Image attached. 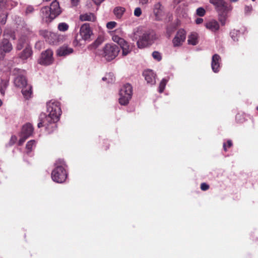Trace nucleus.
Wrapping results in <instances>:
<instances>
[{"instance_id": "obj_15", "label": "nucleus", "mask_w": 258, "mask_h": 258, "mask_svg": "<svg viewBox=\"0 0 258 258\" xmlns=\"http://www.w3.org/2000/svg\"><path fill=\"white\" fill-rule=\"evenodd\" d=\"M145 80L150 85H154L156 83V75L152 70H147L143 72Z\"/></svg>"}, {"instance_id": "obj_51", "label": "nucleus", "mask_w": 258, "mask_h": 258, "mask_svg": "<svg viewBox=\"0 0 258 258\" xmlns=\"http://www.w3.org/2000/svg\"><path fill=\"white\" fill-rule=\"evenodd\" d=\"M42 1H43V2H47L50 1L51 0H42Z\"/></svg>"}, {"instance_id": "obj_1", "label": "nucleus", "mask_w": 258, "mask_h": 258, "mask_svg": "<svg viewBox=\"0 0 258 258\" xmlns=\"http://www.w3.org/2000/svg\"><path fill=\"white\" fill-rule=\"evenodd\" d=\"M133 37V39L137 41V44L139 48H144L152 45L158 38L154 31H144L141 28L135 30Z\"/></svg>"}, {"instance_id": "obj_9", "label": "nucleus", "mask_w": 258, "mask_h": 258, "mask_svg": "<svg viewBox=\"0 0 258 258\" xmlns=\"http://www.w3.org/2000/svg\"><path fill=\"white\" fill-rule=\"evenodd\" d=\"M119 51L118 46L107 44L103 49V56L107 61H110L116 57Z\"/></svg>"}, {"instance_id": "obj_2", "label": "nucleus", "mask_w": 258, "mask_h": 258, "mask_svg": "<svg viewBox=\"0 0 258 258\" xmlns=\"http://www.w3.org/2000/svg\"><path fill=\"white\" fill-rule=\"evenodd\" d=\"M23 31V34L19 39L17 49L21 50L23 47H25L24 50L20 55V58L22 60H25L29 58L32 54L31 49L28 45V40L32 33L29 29H25Z\"/></svg>"}, {"instance_id": "obj_13", "label": "nucleus", "mask_w": 258, "mask_h": 258, "mask_svg": "<svg viewBox=\"0 0 258 258\" xmlns=\"http://www.w3.org/2000/svg\"><path fill=\"white\" fill-rule=\"evenodd\" d=\"M80 34L82 39L86 41L89 40L92 35V31L88 24L82 25L80 28Z\"/></svg>"}, {"instance_id": "obj_3", "label": "nucleus", "mask_w": 258, "mask_h": 258, "mask_svg": "<svg viewBox=\"0 0 258 258\" xmlns=\"http://www.w3.org/2000/svg\"><path fill=\"white\" fill-rule=\"evenodd\" d=\"M210 4L214 6L216 10L218 13L219 20L222 25L226 23L228 18V13L231 12L233 7L228 4L225 0H209Z\"/></svg>"}, {"instance_id": "obj_50", "label": "nucleus", "mask_w": 258, "mask_h": 258, "mask_svg": "<svg viewBox=\"0 0 258 258\" xmlns=\"http://www.w3.org/2000/svg\"><path fill=\"white\" fill-rule=\"evenodd\" d=\"M181 0H175V3H179Z\"/></svg>"}, {"instance_id": "obj_40", "label": "nucleus", "mask_w": 258, "mask_h": 258, "mask_svg": "<svg viewBox=\"0 0 258 258\" xmlns=\"http://www.w3.org/2000/svg\"><path fill=\"white\" fill-rule=\"evenodd\" d=\"M238 32L236 30H233L230 33V34H231V36L232 37V38L233 39V40L234 41H237L238 40V39L234 36V35H237Z\"/></svg>"}, {"instance_id": "obj_28", "label": "nucleus", "mask_w": 258, "mask_h": 258, "mask_svg": "<svg viewBox=\"0 0 258 258\" xmlns=\"http://www.w3.org/2000/svg\"><path fill=\"white\" fill-rule=\"evenodd\" d=\"M168 81V80L165 78H164L161 80L159 86V92L160 93L163 92Z\"/></svg>"}, {"instance_id": "obj_48", "label": "nucleus", "mask_w": 258, "mask_h": 258, "mask_svg": "<svg viewBox=\"0 0 258 258\" xmlns=\"http://www.w3.org/2000/svg\"><path fill=\"white\" fill-rule=\"evenodd\" d=\"M230 1L232 3H236L238 1V0H230Z\"/></svg>"}, {"instance_id": "obj_43", "label": "nucleus", "mask_w": 258, "mask_h": 258, "mask_svg": "<svg viewBox=\"0 0 258 258\" xmlns=\"http://www.w3.org/2000/svg\"><path fill=\"white\" fill-rule=\"evenodd\" d=\"M33 10L34 9L32 6H28L26 9V12L27 13H32L33 11Z\"/></svg>"}, {"instance_id": "obj_30", "label": "nucleus", "mask_w": 258, "mask_h": 258, "mask_svg": "<svg viewBox=\"0 0 258 258\" xmlns=\"http://www.w3.org/2000/svg\"><path fill=\"white\" fill-rule=\"evenodd\" d=\"M206 14L205 10L202 7H200L198 8L196 10V14L197 15L200 17H203Z\"/></svg>"}, {"instance_id": "obj_35", "label": "nucleus", "mask_w": 258, "mask_h": 258, "mask_svg": "<svg viewBox=\"0 0 258 258\" xmlns=\"http://www.w3.org/2000/svg\"><path fill=\"white\" fill-rule=\"evenodd\" d=\"M7 19V15L6 14H2L0 15V21L3 25L6 23Z\"/></svg>"}, {"instance_id": "obj_38", "label": "nucleus", "mask_w": 258, "mask_h": 258, "mask_svg": "<svg viewBox=\"0 0 258 258\" xmlns=\"http://www.w3.org/2000/svg\"><path fill=\"white\" fill-rule=\"evenodd\" d=\"M138 1L139 5L142 6H146L150 2V0H138Z\"/></svg>"}, {"instance_id": "obj_54", "label": "nucleus", "mask_w": 258, "mask_h": 258, "mask_svg": "<svg viewBox=\"0 0 258 258\" xmlns=\"http://www.w3.org/2000/svg\"><path fill=\"white\" fill-rule=\"evenodd\" d=\"M257 109L258 110V106L257 107Z\"/></svg>"}, {"instance_id": "obj_5", "label": "nucleus", "mask_w": 258, "mask_h": 258, "mask_svg": "<svg viewBox=\"0 0 258 258\" xmlns=\"http://www.w3.org/2000/svg\"><path fill=\"white\" fill-rule=\"evenodd\" d=\"M65 164L62 160H58L55 163V168L51 173L52 179L57 183H62L67 177L65 170Z\"/></svg>"}, {"instance_id": "obj_14", "label": "nucleus", "mask_w": 258, "mask_h": 258, "mask_svg": "<svg viewBox=\"0 0 258 258\" xmlns=\"http://www.w3.org/2000/svg\"><path fill=\"white\" fill-rule=\"evenodd\" d=\"M40 34L49 43H54L57 41L58 35L55 33L44 30H41Z\"/></svg>"}, {"instance_id": "obj_25", "label": "nucleus", "mask_w": 258, "mask_h": 258, "mask_svg": "<svg viewBox=\"0 0 258 258\" xmlns=\"http://www.w3.org/2000/svg\"><path fill=\"white\" fill-rule=\"evenodd\" d=\"M188 43L192 45H196L198 43V35L196 33H191L188 37Z\"/></svg>"}, {"instance_id": "obj_23", "label": "nucleus", "mask_w": 258, "mask_h": 258, "mask_svg": "<svg viewBox=\"0 0 258 258\" xmlns=\"http://www.w3.org/2000/svg\"><path fill=\"white\" fill-rule=\"evenodd\" d=\"M206 27L213 32L217 31L219 29V25L215 20H212L207 23L206 24Z\"/></svg>"}, {"instance_id": "obj_22", "label": "nucleus", "mask_w": 258, "mask_h": 258, "mask_svg": "<svg viewBox=\"0 0 258 258\" xmlns=\"http://www.w3.org/2000/svg\"><path fill=\"white\" fill-rule=\"evenodd\" d=\"M9 80L7 78H0V93L2 95H4L5 90L8 86Z\"/></svg>"}, {"instance_id": "obj_29", "label": "nucleus", "mask_w": 258, "mask_h": 258, "mask_svg": "<svg viewBox=\"0 0 258 258\" xmlns=\"http://www.w3.org/2000/svg\"><path fill=\"white\" fill-rule=\"evenodd\" d=\"M69 25L68 24L62 22L58 24L57 28L60 31L65 32L69 29Z\"/></svg>"}, {"instance_id": "obj_17", "label": "nucleus", "mask_w": 258, "mask_h": 258, "mask_svg": "<svg viewBox=\"0 0 258 258\" xmlns=\"http://www.w3.org/2000/svg\"><path fill=\"white\" fill-rule=\"evenodd\" d=\"M221 57L217 54H215L212 56L211 67L214 73L219 72L221 64Z\"/></svg>"}, {"instance_id": "obj_37", "label": "nucleus", "mask_w": 258, "mask_h": 258, "mask_svg": "<svg viewBox=\"0 0 258 258\" xmlns=\"http://www.w3.org/2000/svg\"><path fill=\"white\" fill-rule=\"evenodd\" d=\"M142 14V10L140 8H136L134 10V15L136 17H140Z\"/></svg>"}, {"instance_id": "obj_6", "label": "nucleus", "mask_w": 258, "mask_h": 258, "mask_svg": "<svg viewBox=\"0 0 258 258\" xmlns=\"http://www.w3.org/2000/svg\"><path fill=\"white\" fill-rule=\"evenodd\" d=\"M120 29H117L114 31L109 32L112 36V40L118 43L122 49V55L125 56L130 53L132 50V47L123 38L119 36L122 34Z\"/></svg>"}, {"instance_id": "obj_16", "label": "nucleus", "mask_w": 258, "mask_h": 258, "mask_svg": "<svg viewBox=\"0 0 258 258\" xmlns=\"http://www.w3.org/2000/svg\"><path fill=\"white\" fill-rule=\"evenodd\" d=\"M41 17L43 21L45 22H50L55 19L52 17L51 12L48 7H44L41 10Z\"/></svg>"}, {"instance_id": "obj_33", "label": "nucleus", "mask_w": 258, "mask_h": 258, "mask_svg": "<svg viewBox=\"0 0 258 258\" xmlns=\"http://www.w3.org/2000/svg\"><path fill=\"white\" fill-rule=\"evenodd\" d=\"M252 7L251 5L244 7V14L246 15H249L252 11Z\"/></svg>"}, {"instance_id": "obj_18", "label": "nucleus", "mask_w": 258, "mask_h": 258, "mask_svg": "<svg viewBox=\"0 0 258 258\" xmlns=\"http://www.w3.org/2000/svg\"><path fill=\"white\" fill-rule=\"evenodd\" d=\"M49 8L51 12L52 17L54 18L59 15L61 13L59 3L56 0L53 1Z\"/></svg>"}, {"instance_id": "obj_36", "label": "nucleus", "mask_w": 258, "mask_h": 258, "mask_svg": "<svg viewBox=\"0 0 258 258\" xmlns=\"http://www.w3.org/2000/svg\"><path fill=\"white\" fill-rule=\"evenodd\" d=\"M116 23L115 22H114V21H111V22H108L106 24V27L108 29H112L113 28H114L116 25Z\"/></svg>"}, {"instance_id": "obj_20", "label": "nucleus", "mask_w": 258, "mask_h": 258, "mask_svg": "<svg viewBox=\"0 0 258 258\" xmlns=\"http://www.w3.org/2000/svg\"><path fill=\"white\" fill-rule=\"evenodd\" d=\"M73 51V48L68 46L63 45L60 47L57 51L58 55L62 56H66L72 53Z\"/></svg>"}, {"instance_id": "obj_52", "label": "nucleus", "mask_w": 258, "mask_h": 258, "mask_svg": "<svg viewBox=\"0 0 258 258\" xmlns=\"http://www.w3.org/2000/svg\"><path fill=\"white\" fill-rule=\"evenodd\" d=\"M2 100L0 99V106L2 105Z\"/></svg>"}, {"instance_id": "obj_27", "label": "nucleus", "mask_w": 258, "mask_h": 258, "mask_svg": "<svg viewBox=\"0 0 258 258\" xmlns=\"http://www.w3.org/2000/svg\"><path fill=\"white\" fill-rule=\"evenodd\" d=\"M36 143L34 140H31L29 141L26 145V149L27 154L30 153L35 147Z\"/></svg>"}, {"instance_id": "obj_7", "label": "nucleus", "mask_w": 258, "mask_h": 258, "mask_svg": "<svg viewBox=\"0 0 258 258\" xmlns=\"http://www.w3.org/2000/svg\"><path fill=\"white\" fill-rule=\"evenodd\" d=\"M14 84L16 87L22 88V93L26 99H28L31 97L32 87L27 84L26 78L23 75L16 77L14 79Z\"/></svg>"}, {"instance_id": "obj_53", "label": "nucleus", "mask_w": 258, "mask_h": 258, "mask_svg": "<svg viewBox=\"0 0 258 258\" xmlns=\"http://www.w3.org/2000/svg\"><path fill=\"white\" fill-rule=\"evenodd\" d=\"M253 2L255 1V0H252Z\"/></svg>"}, {"instance_id": "obj_12", "label": "nucleus", "mask_w": 258, "mask_h": 258, "mask_svg": "<svg viewBox=\"0 0 258 258\" xmlns=\"http://www.w3.org/2000/svg\"><path fill=\"white\" fill-rule=\"evenodd\" d=\"M185 38V31L183 29L179 30L172 40L174 47H179L182 45Z\"/></svg>"}, {"instance_id": "obj_34", "label": "nucleus", "mask_w": 258, "mask_h": 258, "mask_svg": "<svg viewBox=\"0 0 258 258\" xmlns=\"http://www.w3.org/2000/svg\"><path fill=\"white\" fill-rule=\"evenodd\" d=\"M51 123L47 121V120H46V117H45V119L43 120H41L40 122L38 123V127L39 128L41 127L42 126H48L49 124H50Z\"/></svg>"}, {"instance_id": "obj_11", "label": "nucleus", "mask_w": 258, "mask_h": 258, "mask_svg": "<svg viewBox=\"0 0 258 258\" xmlns=\"http://www.w3.org/2000/svg\"><path fill=\"white\" fill-rule=\"evenodd\" d=\"M152 11L157 20H161L165 15L164 7L160 2H157L153 5Z\"/></svg>"}, {"instance_id": "obj_10", "label": "nucleus", "mask_w": 258, "mask_h": 258, "mask_svg": "<svg viewBox=\"0 0 258 258\" xmlns=\"http://www.w3.org/2000/svg\"><path fill=\"white\" fill-rule=\"evenodd\" d=\"M53 61V52L50 49H47L42 52L38 59L39 63L43 65H49L52 63Z\"/></svg>"}, {"instance_id": "obj_31", "label": "nucleus", "mask_w": 258, "mask_h": 258, "mask_svg": "<svg viewBox=\"0 0 258 258\" xmlns=\"http://www.w3.org/2000/svg\"><path fill=\"white\" fill-rule=\"evenodd\" d=\"M153 57L157 61H160L162 59L161 53L158 51H154L152 53Z\"/></svg>"}, {"instance_id": "obj_24", "label": "nucleus", "mask_w": 258, "mask_h": 258, "mask_svg": "<svg viewBox=\"0 0 258 258\" xmlns=\"http://www.w3.org/2000/svg\"><path fill=\"white\" fill-rule=\"evenodd\" d=\"M80 19L82 21H95L96 17L92 13H85L80 16Z\"/></svg>"}, {"instance_id": "obj_45", "label": "nucleus", "mask_w": 258, "mask_h": 258, "mask_svg": "<svg viewBox=\"0 0 258 258\" xmlns=\"http://www.w3.org/2000/svg\"><path fill=\"white\" fill-rule=\"evenodd\" d=\"M80 0H71L72 4L73 6H77Z\"/></svg>"}, {"instance_id": "obj_41", "label": "nucleus", "mask_w": 258, "mask_h": 258, "mask_svg": "<svg viewBox=\"0 0 258 258\" xmlns=\"http://www.w3.org/2000/svg\"><path fill=\"white\" fill-rule=\"evenodd\" d=\"M209 186L206 183H202L201 185V188L203 190H206L208 189Z\"/></svg>"}, {"instance_id": "obj_8", "label": "nucleus", "mask_w": 258, "mask_h": 258, "mask_svg": "<svg viewBox=\"0 0 258 258\" xmlns=\"http://www.w3.org/2000/svg\"><path fill=\"white\" fill-rule=\"evenodd\" d=\"M133 94L131 85L126 84L122 86L119 91V102L122 105H127L131 100Z\"/></svg>"}, {"instance_id": "obj_44", "label": "nucleus", "mask_w": 258, "mask_h": 258, "mask_svg": "<svg viewBox=\"0 0 258 258\" xmlns=\"http://www.w3.org/2000/svg\"><path fill=\"white\" fill-rule=\"evenodd\" d=\"M195 22L197 24H200L203 23V19L201 18H198L196 19V20H195Z\"/></svg>"}, {"instance_id": "obj_19", "label": "nucleus", "mask_w": 258, "mask_h": 258, "mask_svg": "<svg viewBox=\"0 0 258 258\" xmlns=\"http://www.w3.org/2000/svg\"><path fill=\"white\" fill-rule=\"evenodd\" d=\"M13 48L12 45L7 39H4L0 46V52H9Z\"/></svg>"}, {"instance_id": "obj_21", "label": "nucleus", "mask_w": 258, "mask_h": 258, "mask_svg": "<svg viewBox=\"0 0 258 258\" xmlns=\"http://www.w3.org/2000/svg\"><path fill=\"white\" fill-rule=\"evenodd\" d=\"M33 128L30 123H27L23 126L21 133L26 138L29 137L33 133Z\"/></svg>"}, {"instance_id": "obj_49", "label": "nucleus", "mask_w": 258, "mask_h": 258, "mask_svg": "<svg viewBox=\"0 0 258 258\" xmlns=\"http://www.w3.org/2000/svg\"><path fill=\"white\" fill-rule=\"evenodd\" d=\"M4 0H0V7L3 5Z\"/></svg>"}, {"instance_id": "obj_42", "label": "nucleus", "mask_w": 258, "mask_h": 258, "mask_svg": "<svg viewBox=\"0 0 258 258\" xmlns=\"http://www.w3.org/2000/svg\"><path fill=\"white\" fill-rule=\"evenodd\" d=\"M17 140V138L16 136H12L10 141V144L12 145H13Z\"/></svg>"}, {"instance_id": "obj_47", "label": "nucleus", "mask_w": 258, "mask_h": 258, "mask_svg": "<svg viewBox=\"0 0 258 258\" xmlns=\"http://www.w3.org/2000/svg\"><path fill=\"white\" fill-rule=\"evenodd\" d=\"M223 148H224V150L225 151H227L226 146V144L225 143H224V144H223Z\"/></svg>"}, {"instance_id": "obj_26", "label": "nucleus", "mask_w": 258, "mask_h": 258, "mask_svg": "<svg viewBox=\"0 0 258 258\" xmlns=\"http://www.w3.org/2000/svg\"><path fill=\"white\" fill-rule=\"evenodd\" d=\"M125 12V9L123 7H117L114 8L113 13L117 18H120Z\"/></svg>"}, {"instance_id": "obj_46", "label": "nucleus", "mask_w": 258, "mask_h": 258, "mask_svg": "<svg viewBox=\"0 0 258 258\" xmlns=\"http://www.w3.org/2000/svg\"><path fill=\"white\" fill-rule=\"evenodd\" d=\"M227 144H228V147H231V146H232V142H231V141H230V140H228V141H227Z\"/></svg>"}, {"instance_id": "obj_39", "label": "nucleus", "mask_w": 258, "mask_h": 258, "mask_svg": "<svg viewBox=\"0 0 258 258\" xmlns=\"http://www.w3.org/2000/svg\"><path fill=\"white\" fill-rule=\"evenodd\" d=\"M27 138H26V136H23L22 134H20V139L18 142L19 145H22Z\"/></svg>"}, {"instance_id": "obj_32", "label": "nucleus", "mask_w": 258, "mask_h": 258, "mask_svg": "<svg viewBox=\"0 0 258 258\" xmlns=\"http://www.w3.org/2000/svg\"><path fill=\"white\" fill-rule=\"evenodd\" d=\"M103 81H108V83H111L114 81V79L113 78V76L112 74H108L106 75L104 77L102 78Z\"/></svg>"}, {"instance_id": "obj_4", "label": "nucleus", "mask_w": 258, "mask_h": 258, "mask_svg": "<svg viewBox=\"0 0 258 258\" xmlns=\"http://www.w3.org/2000/svg\"><path fill=\"white\" fill-rule=\"evenodd\" d=\"M47 116L46 120L50 123H54L57 121L61 113L60 103L59 102L51 100L47 103Z\"/></svg>"}]
</instances>
